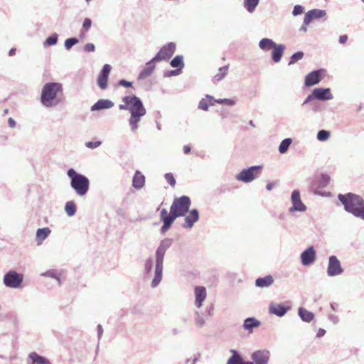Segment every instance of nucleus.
I'll list each match as a JSON object with an SVG mask.
<instances>
[{
  "instance_id": "obj_1",
  "label": "nucleus",
  "mask_w": 364,
  "mask_h": 364,
  "mask_svg": "<svg viewBox=\"0 0 364 364\" xmlns=\"http://www.w3.org/2000/svg\"><path fill=\"white\" fill-rule=\"evenodd\" d=\"M191 206V200L188 196H181L174 199L168 213L166 208H163L160 213L161 220L164 223L161 232H166L173 223L176 218L183 216Z\"/></svg>"
},
{
  "instance_id": "obj_2",
  "label": "nucleus",
  "mask_w": 364,
  "mask_h": 364,
  "mask_svg": "<svg viewBox=\"0 0 364 364\" xmlns=\"http://www.w3.org/2000/svg\"><path fill=\"white\" fill-rule=\"evenodd\" d=\"M124 105H119L120 109H128L131 113L129 124L133 131H135L141 117L145 115L146 109L140 99L135 95L127 96L123 98Z\"/></svg>"
},
{
  "instance_id": "obj_3",
  "label": "nucleus",
  "mask_w": 364,
  "mask_h": 364,
  "mask_svg": "<svg viewBox=\"0 0 364 364\" xmlns=\"http://www.w3.org/2000/svg\"><path fill=\"white\" fill-rule=\"evenodd\" d=\"M338 199L346 211L364 220V200L360 196L349 193L346 195H338Z\"/></svg>"
},
{
  "instance_id": "obj_4",
  "label": "nucleus",
  "mask_w": 364,
  "mask_h": 364,
  "mask_svg": "<svg viewBox=\"0 0 364 364\" xmlns=\"http://www.w3.org/2000/svg\"><path fill=\"white\" fill-rule=\"evenodd\" d=\"M63 92V87L58 82H49L46 83L42 90L41 100L43 105L46 107L53 105L54 100Z\"/></svg>"
},
{
  "instance_id": "obj_5",
  "label": "nucleus",
  "mask_w": 364,
  "mask_h": 364,
  "mask_svg": "<svg viewBox=\"0 0 364 364\" xmlns=\"http://www.w3.org/2000/svg\"><path fill=\"white\" fill-rule=\"evenodd\" d=\"M68 176L70 178V185L77 195L85 196L89 189L90 182L85 176L77 173L74 169L68 171Z\"/></svg>"
},
{
  "instance_id": "obj_6",
  "label": "nucleus",
  "mask_w": 364,
  "mask_h": 364,
  "mask_svg": "<svg viewBox=\"0 0 364 364\" xmlns=\"http://www.w3.org/2000/svg\"><path fill=\"white\" fill-rule=\"evenodd\" d=\"M23 279L22 274L17 273L15 271H9L4 277V283L8 287L16 289L21 286Z\"/></svg>"
},
{
  "instance_id": "obj_7",
  "label": "nucleus",
  "mask_w": 364,
  "mask_h": 364,
  "mask_svg": "<svg viewBox=\"0 0 364 364\" xmlns=\"http://www.w3.org/2000/svg\"><path fill=\"white\" fill-rule=\"evenodd\" d=\"M260 172L259 166H252L247 169L242 170L236 176V179L245 183H250L258 176Z\"/></svg>"
},
{
  "instance_id": "obj_8",
  "label": "nucleus",
  "mask_w": 364,
  "mask_h": 364,
  "mask_svg": "<svg viewBox=\"0 0 364 364\" xmlns=\"http://www.w3.org/2000/svg\"><path fill=\"white\" fill-rule=\"evenodd\" d=\"M175 50L176 45L173 43H170L161 48L153 58V60L160 61L168 60L173 55Z\"/></svg>"
},
{
  "instance_id": "obj_9",
  "label": "nucleus",
  "mask_w": 364,
  "mask_h": 364,
  "mask_svg": "<svg viewBox=\"0 0 364 364\" xmlns=\"http://www.w3.org/2000/svg\"><path fill=\"white\" fill-rule=\"evenodd\" d=\"M324 74L323 70H314L309 73L305 77V85L307 87L313 86L318 83Z\"/></svg>"
},
{
  "instance_id": "obj_10",
  "label": "nucleus",
  "mask_w": 364,
  "mask_h": 364,
  "mask_svg": "<svg viewBox=\"0 0 364 364\" xmlns=\"http://www.w3.org/2000/svg\"><path fill=\"white\" fill-rule=\"evenodd\" d=\"M343 272L341 263L336 256L329 257L328 267V274L329 276H336L340 274Z\"/></svg>"
},
{
  "instance_id": "obj_11",
  "label": "nucleus",
  "mask_w": 364,
  "mask_h": 364,
  "mask_svg": "<svg viewBox=\"0 0 364 364\" xmlns=\"http://www.w3.org/2000/svg\"><path fill=\"white\" fill-rule=\"evenodd\" d=\"M110 71L111 66L108 64H105L103 66V68L98 76L97 85L102 90H104L107 87L108 76L109 75Z\"/></svg>"
},
{
  "instance_id": "obj_12",
  "label": "nucleus",
  "mask_w": 364,
  "mask_h": 364,
  "mask_svg": "<svg viewBox=\"0 0 364 364\" xmlns=\"http://www.w3.org/2000/svg\"><path fill=\"white\" fill-rule=\"evenodd\" d=\"M291 202L293 206L290 208L291 211H304L306 210V206L301 200L299 191H294L292 192Z\"/></svg>"
},
{
  "instance_id": "obj_13",
  "label": "nucleus",
  "mask_w": 364,
  "mask_h": 364,
  "mask_svg": "<svg viewBox=\"0 0 364 364\" xmlns=\"http://www.w3.org/2000/svg\"><path fill=\"white\" fill-rule=\"evenodd\" d=\"M252 358L255 364H267L269 358V353L264 350H257L253 353Z\"/></svg>"
},
{
  "instance_id": "obj_14",
  "label": "nucleus",
  "mask_w": 364,
  "mask_h": 364,
  "mask_svg": "<svg viewBox=\"0 0 364 364\" xmlns=\"http://www.w3.org/2000/svg\"><path fill=\"white\" fill-rule=\"evenodd\" d=\"M316 258V252L313 247L306 249L301 255V262L304 265H309L311 264Z\"/></svg>"
},
{
  "instance_id": "obj_15",
  "label": "nucleus",
  "mask_w": 364,
  "mask_h": 364,
  "mask_svg": "<svg viewBox=\"0 0 364 364\" xmlns=\"http://www.w3.org/2000/svg\"><path fill=\"white\" fill-rule=\"evenodd\" d=\"M195 304L198 308H200L203 305V301L206 299L207 293L204 287H196L195 288Z\"/></svg>"
},
{
  "instance_id": "obj_16",
  "label": "nucleus",
  "mask_w": 364,
  "mask_h": 364,
  "mask_svg": "<svg viewBox=\"0 0 364 364\" xmlns=\"http://www.w3.org/2000/svg\"><path fill=\"white\" fill-rule=\"evenodd\" d=\"M326 16V11L320 9H312L305 14V24H309L313 20L318 19Z\"/></svg>"
},
{
  "instance_id": "obj_17",
  "label": "nucleus",
  "mask_w": 364,
  "mask_h": 364,
  "mask_svg": "<svg viewBox=\"0 0 364 364\" xmlns=\"http://www.w3.org/2000/svg\"><path fill=\"white\" fill-rule=\"evenodd\" d=\"M314 98L321 100H330L332 98L330 89L316 88L313 91Z\"/></svg>"
},
{
  "instance_id": "obj_18",
  "label": "nucleus",
  "mask_w": 364,
  "mask_h": 364,
  "mask_svg": "<svg viewBox=\"0 0 364 364\" xmlns=\"http://www.w3.org/2000/svg\"><path fill=\"white\" fill-rule=\"evenodd\" d=\"M170 244L168 241H162L156 251V264H162L165 252Z\"/></svg>"
},
{
  "instance_id": "obj_19",
  "label": "nucleus",
  "mask_w": 364,
  "mask_h": 364,
  "mask_svg": "<svg viewBox=\"0 0 364 364\" xmlns=\"http://www.w3.org/2000/svg\"><path fill=\"white\" fill-rule=\"evenodd\" d=\"M113 106L114 103L112 101L109 100L101 99L91 107V110L97 111L105 109H109L112 107Z\"/></svg>"
},
{
  "instance_id": "obj_20",
  "label": "nucleus",
  "mask_w": 364,
  "mask_h": 364,
  "mask_svg": "<svg viewBox=\"0 0 364 364\" xmlns=\"http://www.w3.org/2000/svg\"><path fill=\"white\" fill-rule=\"evenodd\" d=\"M145 184V176L139 171H136L132 180V186L136 189L141 188Z\"/></svg>"
},
{
  "instance_id": "obj_21",
  "label": "nucleus",
  "mask_w": 364,
  "mask_h": 364,
  "mask_svg": "<svg viewBox=\"0 0 364 364\" xmlns=\"http://www.w3.org/2000/svg\"><path fill=\"white\" fill-rule=\"evenodd\" d=\"M198 213L197 210H192L188 215L185 218L184 227L190 228L198 220Z\"/></svg>"
},
{
  "instance_id": "obj_22",
  "label": "nucleus",
  "mask_w": 364,
  "mask_h": 364,
  "mask_svg": "<svg viewBox=\"0 0 364 364\" xmlns=\"http://www.w3.org/2000/svg\"><path fill=\"white\" fill-rule=\"evenodd\" d=\"M154 62H156V60H153V59H152L151 60H150L149 62H148L146 63L144 68L139 73V79H140V80L145 79L151 75V74L152 73V72L154 71V70L155 68V65L154 64Z\"/></svg>"
},
{
  "instance_id": "obj_23",
  "label": "nucleus",
  "mask_w": 364,
  "mask_h": 364,
  "mask_svg": "<svg viewBox=\"0 0 364 364\" xmlns=\"http://www.w3.org/2000/svg\"><path fill=\"white\" fill-rule=\"evenodd\" d=\"M269 313L278 316H284L287 311V309L282 304H271L269 308Z\"/></svg>"
},
{
  "instance_id": "obj_24",
  "label": "nucleus",
  "mask_w": 364,
  "mask_h": 364,
  "mask_svg": "<svg viewBox=\"0 0 364 364\" xmlns=\"http://www.w3.org/2000/svg\"><path fill=\"white\" fill-rule=\"evenodd\" d=\"M284 50L285 46L284 45L277 44L272 50V60L276 63L279 62Z\"/></svg>"
},
{
  "instance_id": "obj_25",
  "label": "nucleus",
  "mask_w": 364,
  "mask_h": 364,
  "mask_svg": "<svg viewBox=\"0 0 364 364\" xmlns=\"http://www.w3.org/2000/svg\"><path fill=\"white\" fill-rule=\"evenodd\" d=\"M274 282V279L271 275L264 277H259L256 279L255 284L260 288L268 287Z\"/></svg>"
},
{
  "instance_id": "obj_26",
  "label": "nucleus",
  "mask_w": 364,
  "mask_h": 364,
  "mask_svg": "<svg viewBox=\"0 0 364 364\" xmlns=\"http://www.w3.org/2000/svg\"><path fill=\"white\" fill-rule=\"evenodd\" d=\"M28 357L31 360V364H50V361L47 358L39 355L36 352L31 353Z\"/></svg>"
},
{
  "instance_id": "obj_27",
  "label": "nucleus",
  "mask_w": 364,
  "mask_h": 364,
  "mask_svg": "<svg viewBox=\"0 0 364 364\" xmlns=\"http://www.w3.org/2000/svg\"><path fill=\"white\" fill-rule=\"evenodd\" d=\"M216 100H214L213 97L209 95H206L205 98L202 99L199 102V108L203 110H208L210 106L214 105Z\"/></svg>"
},
{
  "instance_id": "obj_28",
  "label": "nucleus",
  "mask_w": 364,
  "mask_h": 364,
  "mask_svg": "<svg viewBox=\"0 0 364 364\" xmlns=\"http://www.w3.org/2000/svg\"><path fill=\"white\" fill-rule=\"evenodd\" d=\"M276 45L277 43L269 38H262L259 43V48L264 50L273 49Z\"/></svg>"
},
{
  "instance_id": "obj_29",
  "label": "nucleus",
  "mask_w": 364,
  "mask_h": 364,
  "mask_svg": "<svg viewBox=\"0 0 364 364\" xmlns=\"http://www.w3.org/2000/svg\"><path fill=\"white\" fill-rule=\"evenodd\" d=\"M162 264H156L155 277L151 283L153 287H156L161 282L162 277Z\"/></svg>"
},
{
  "instance_id": "obj_30",
  "label": "nucleus",
  "mask_w": 364,
  "mask_h": 364,
  "mask_svg": "<svg viewBox=\"0 0 364 364\" xmlns=\"http://www.w3.org/2000/svg\"><path fill=\"white\" fill-rule=\"evenodd\" d=\"M259 325L260 322L255 318H248L245 320L243 327L245 329L252 331L253 328L258 327Z\"/></svg>"
},
{
  "instance_id": "obj_31",
  "label": "nucleus",
  "mask_w": 364,
  "mask_h": 364,
  "mask_svg": "<svg viewBox=\"0 0 364 364\" xmlns=\"http://www.w3.org/2000/svg\"><path fill=\"white\" fill-rule=\"evenodd\" d=\"M299 314L301 318L305 322H310L314 318V314L312 312L309 311L304 308H300L299 309Z\"/></svg>"
},
{
  "instance_id": "obj_32",
  "label": "nucleus",
  "mask_w": 364,
  "mask_h": 364,
  "mask_svg": "<svg viewBox=\"0 0 364 364\" xmlns=\"http://www.w3.org/2000/svg\"><path fill=\"white\" fill-rule=\"evenodd\" d=\"M232 356L228 360L227 364H242V358L235 350H231Z\"/></svg>"
},
{
  "instance_id": "obj_33",
  "label": "nucleus",
  "mask_w": 364,
  "mask_h": 364,
  "mask_svg": "<svg viewBox=\"0 0 364 364\" xmlns=\"http://www.w3.org/2000/svg\"><path fill=\"white\" fill-rule=\"evenodd\" d=\"M50 230L48 228L38 229L36 232V239L41 243L50 234Z\"/></svg>"
},
{
  "instance_id": "obj_34",
  "label": "nucleus",
  "mask_w": 364,
  "mask_h": 364,
  "mask_svg": "<svg viewBox=\"0 0 364 364\" xmlns=\"http://www.w3.org/2000/svg\"><path fill=\"white\" fill-rule=\"evenodd\" d=\"M259 1V0H244V6L249 12L252 13L258 5Z\"/></svg>"
},
{
  "instance_id": "obj_35",
  "label": "nucleus",
  "mask_w": 364,
  "mask_h": 364,
  "mask_svg": "<svg viewBox=\"0 0 364 364\" xmlns=\"http://www.w3.org/2000/svg\"><path fill=\"white\" fill-rule=\"evenodd\" d=\"M66 213L69 216H73L76 212V205L73 201H68L66 203L65 206Z\"/></svg>"
},
{
  "instance_id": "obj_36",
  "label": "nucleus",
  "mask_w": 364,
  "mask_h": 364,
  "mask_svg": "<svg viewBox=\"0 0 364 364\" xmlns=\"http://www.w3.org/2000/svg\"><path fill=\"white\" fill-rule=\"evenodd\" d=\"M291 143V139L288 138V139H284L281 142V144H280V145L279 146V152L281 154L285 153L287 151V149H288L289 146H290Z\"/></svg>"
},
{
  "instance_id": "obj_37",
  "label": "nucleus",
  "mask_w": 364,
  "mask_h": 364,
  "mask_svg": "<svg viewBox=\"0 0 364 364\" xmlns=\"http://www.w3.org/2000/svg\"><path fill=\"white\" fill-rule=\"evenodd\" d=\"M171 65L173 68H183V58L179 55L176 56L171 61Z\"/></svg>"
},
{
  "instance_id": "obj_38",
  "label": "nucleus",
  "mask_w": 364,
  "mask_h": 364,
  "mask_svg": "<svg viewBox=\"0 0 364 364\" xmlns=\"http://www.w3.org/2000/svg\"><path fill=\"white\" fill-rule=\"evenodd\" d=\"M228 68L227 66L222 67L219 69L218 73L214 76V79L216 81L221 80L228 73Z\"/></svg>"
},
{
  "instance_id": "obj_39",
  "label": "nucleus",
  "mask_w": 364,
  "mask_h": 364,
  "mask_svg": "<svg viewBox=\"0 0 364 364\" xmlns=\"http://www.w3.org/2000/svg\"><path fill=\"white\" fill-rule=\"evenodd\" d=\"M304 57V53L301 51H299L295 53L291 57L289 65L294 64L296 63L298 60H301Z\"/></svg>"
},
{
  "instance_id": "obj_40",
  "label": "nucleus",
  "mask_w": 364,
  "mask_h": 364,
  "mask_svg": "<svg viewBox=\"0 0 364 364\" xmlns=\"http://www.w3.org/2000/svg\"><path fill=\"white\" fill-rule=\"evenodd\" d=\"M330 136V133L328 131L326 130H321L318 132L317 134V139L319 141H326L327 140Z\"/></svg>"
},
{
  "instance_id": "obj_41",
  "label": "nucleus",
  "mask_w": 364,
  "mask_h": 364,
  "mask_svg": "<svg viewBox=\"0 0 364 364\" xmlns=\"http://www.w3.org/2000/svg\"><path fill=\"white\" fill-rule=\"evenodd\" d=\"M77 42H78V40L75 38H68L65 41V47L66 48V49L68 50V49L71 48V47L73 46H74L75 44H76Z\"/></svg>"
},
{
  "instance_id": "obj_42",
  "label": "nucleus",
  "mask_w": 364,
  "mask_h": 364,
  "mask_svg": "<svg viewBox=\"0 0 364 364\" xmlns=\"http://www.w3.org/2000/svg\"><path fill=\"white\" fill-rule=\"evenodd\" d=\"M166 181L172 186L174 187L176 185V180L172 173H168L165 175Z\"/></svg>"
},
{
  "instance_id": "obj_43",
  "label": "nucleus",
  "mask_w": 364,
  "mask_h": 364,
  "mask_svg": "<svg viewBox=\"0 0 364 364\" xmlns=\"http://www.w3.org/2000/svg\"><path fill=\"white\" fill-rule=\"evenodd\" d=\"M57 41H58V36H57V35L55 34L51 36H49L46 39V43L48 46H53L57 43Z\"/></svg>"
},
{
  "instance_id": "obj_44",
  "label": "nucleus",
  "mask_w": 364,
  "mask_h": 364,
  "mask_svg": "<svg viewBox=\"0 0 364 364\" xmlns=\"http://www.w3.org/2000/svg\"><path fill=\"white\" fill-rule=\"evenodd\" d=\"M304 12V8L303 6H300V5H296L294 6V10H293V14L294 16H296V15H299V14H301Z\"/></svg>"
},
{
  "instance_id": "obj_45",
  "label": "nucleus",
  "mask_w": 364,
  "mask_h": 364,
  "mask_svg": "<svg viewBox=\"0 0 364 364\" xmlns=\"http://www.w3.org/2000/svg\"><path fill=\"white\" fill-rule=\"evenodd\" d=\"M92 26V21L90 18H85L83 21L82 27L85 31H87Z\"/></svg>"
},
{
  "instance_id": "obj_46",
  "label": "nucleus",
  "mask_w": 364,
  "mask_h": 364,
  "mask_svg": "<svg viewBox=\"0 0 364 364\" xmlns=\"http://www.w3.org/2000/svg\"><path fill=\"white\" fill-rule=\"evenodd\" d=\"M216 102L228 105H233L235 104L234 100L230 99L218 100H216Z\"/></svg>"
},
{
  "instance_id": "obj_47",
  "label": "nucleus",
  "mask_w": 364,
  "mask_h": 364,
  "mask_svg": "<svg viewBox=\"0 0 364 364\" xmlns=\"http://www.w3.org/2000/svg\"><path fill=\"white\" fill-rule=\"evenodd\" d=\"M43 275L50 277H53V278H55V279H57L58 280H59L58 277H57V273L55 270L48 271L47 272L43 274Z\"/></svg>"
},
{
  "instance_id": "obj_48",
  "label": "nucleus",
  "mask_w": 364,
  "mask_h": 364,
  "mask_svg": "<svg viewBox=\"0 0 364 364\" xmlns=\"http://www.w3.org/2000/svg\"><path fill=\"white\" fill-rule=\"evenodd\" d=\"M101 144L100 141L92 142L89 141L86 143V146L90 149H94L100 146Z\"/></svg>"
},
{
  "instance_id": "obj_49",
  "label": "nucleus",
  "mask_w": 364,
  "mask_h": 364,
  "mask_svg": "<svg viewBox=\"0 0 364 364\" xmlns=\"http://www.w3.org/2000/svg\"><path fill=\"white\" fill-rule=\"evenodd\" d=\"M95 49V45L92 43H87L85 46V50L87 52H92Z\"/></svg>"
},
{
  "instance_id": "obj_50",
  "label": "nucleus",
  "mask_w": 364,
  "mask_h": 364,
  "mask_svg": "<svg viewBox=\"0 0 364 364\" xmlns=\"http://www.w3.org/2000/svg\"><path fill=\"white\" fill-rule=\"evenodd\" d=\"M120 85L124 86L126 87H129L132 86V82H128L125 80H121L119 82Z\"/></svg>"
},
{
  "instance_id": "obj_51",
  "label": "nucleus",
  "mask_w": 364,
  "mask_h": 364,
  "mask_svg": "<svg viewBox=\"0 0 364 364\" xmlns=\"http://www.w3.org/2000/svg\"><path fill=\"white\" fill-rule=\"evenodd\" d=\"M348 36L347 35H343V36H341L340 38H339V42L341 44H345L347 41H348Z\"/></svg>"
},
{
  "instance_id": "obj_52",
  "label": "nucleus",
  "mask_w": 364,
  "mask_h": 364,
  "mask_svg": "<svg viewBox=\"0 0 364 364\" xmlns=\"http://www.w3.org/2000/svg\"><path fill=\"white\" fill-rule=\"evenodd\" d=\"M8 124H9V126L11 128H14L16 127V122L12 118L9 119Z\"/></svg>"
},
{
  "instance_id": "obj_53",
  "label": "nucleus",
  "mask_w": 364,
  "mask_h": 364,
  "mask_svg": "<svg viewBox=\"0 0 364 364\" xmlns=\"http://www.w3.org/2000/svg\"><path fill=\"white\" fill-rule=\"evenodd\" d=\"M326 333V331L323 328H319L317 332V337L321 338Z\"/></svg>"
},
{
  "instance_id": "obj_54",
  "label": "nucleus",
  "mask_w": 364,
  "mask_h": 364,
  "mask_svg": "<svg viewBox=\"0 0 364 364\" xmlns=\"http://www.w3.org/2000/svg\"><path fill=\"white\" fill-rule=\"evenodd\" d=\"M330 178L328 176H322V181H323V185L325 186L329 182Z\"/></svg>"
},
{
  "instance_id": "obj_55",
  "label": "nucleus",
  "mask_w": 364,
  "mask_h": 364,
  "mask_svg": "<svg viewBox=\"0 0 364 364\" xmlns=\"http://www.w3.org/2000/svg\"><path fill=\"white\" fill-rule=\"evenodd\" d=\"M183 152L186 154H189L191 152V146L188 145H185L183 148Z\"/></svg>"
},
{
  "instance_id": "obj_56",
  "label": "nucleus",
  "mask_w": 364,
  "mask_h": 364,
  "mask_svg": "<svg viewBox=\"0 0 364 364\" xmlns=\"http://www.w3.org/2000/svg\"><path fill=\"white\" fill-rule=\"evenodd\" d=\"M275 186V183H269L267 185L266 188L268 191H271Z\"/></svg>"
},
{
  "instance_id": "obj_57",
  "label": "nucleus",
  "mask_w": 364,
  "mask_h": 364,
  "mask_svg": "<svg viewBox=\"0 0 364 364\" xmlns=\"http://www.w3.org/2000/svg\"><path fill=\"white\" fill-rule=\"evenodd\" d=\"M309 24H305V19L304 20V24L302 25V26L301 27V31H304V32H306L307 31V28H306V26H308Z\"/></svg>"
},
{
  "instance_id": "obj_58",
  "label": "nucleus",
  "mask_w": 364,
  "mask_h": 364,
  "mask_svg": "<svg viewBox=\"0 0 364 364\" xmlns=\"http://www.w3.org/2000/svg\"><path fill=\"white\" fill-rule=\"evenodd\" d=\"M313 98H314V97L313 94H312V95H309V96L307 97V98L306 99V100H305L304 103H308V102H310Z\"/></svg>"
},
{
  "instance_id": "obj_59",
  "label": "nucleus",
  "mask_w": 364,
  "mask_h": 364,
  "mask_svg": "<svg viewBox=\"0 0 364 364\" xmlns=\"http://www.w3.org/2000/svg\"><path fill=\"white\" fill-rule=\"evenodd\" d=\"M203 323H204V321H203V319H198V320L197 321V323L198 324V326H203Z\"/></svg>"
},
{
  "instance_id": "obj_60",
  "label": "nucleus",
  "mask_w": 364,
  "mask_h": 364,
  "mask_svg": "<svg viewBox=\"0 0 364 364\" xmlns=\"http://www.w3.org/2000/svg\"><path fill=\"white\" fill-rule=\"evenodd\" d=\"M15 52H16V49L12 48V49H11V50H10V51H9V55H14V54H15Z\"/></svg>"
},
{
  "instance_id": "obj_61",
  "label": "nucleus",
  "mask_w": 364,
  "mask_h": 364,
  "mask_svg": "<svg viewBox=\"0 0 364 364\" xmlns=\"http://www.w3.org/2000/svg\"><path fill=\"white\" fill-rule=\"evenodd\" d=\"M242 364H253V363H252V362H244L242 360Z\"/></svg>"
},
{
  "instance_id": "obj_62",
  "label": "nucleus",
  "mask_w": 364,
  "mask_h": 364,
  "mask_svg": "<svg viewBox=\"0 0 364 364\" xmlns=\"http://www.w3.org/2000/svg\"><path fill=\"white\" fill-rule=\"evenodd\" d=\"M362 1H363V3H364V0H362Z\"/></svg>"
}]
</instances>
